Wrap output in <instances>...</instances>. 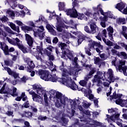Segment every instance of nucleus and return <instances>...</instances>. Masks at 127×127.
Listing matches in <instances>:
<instances>
[{"label":"nucleus","mask_w":127,"mask_h":127,"mask_svg":"<svg viewBox=\"0 0 127 127\" xmlns=\"http://www.w3.org/2000/svg\"><path fill=\"white\" fill-rule=\"evenodd\" d=\"M59 47L61 48L63 51L62 58L67 60V57L70 61H72V64L74 65V67L70 68V72H69L67 69L65 68L66 64H64V62H62V65L60 66V70L62 72V75L64 77H67V76H77V73L82 70V68L79 66L77 63L78 58L76 57L74 58V52L68 49V46L66 44L62 43L60 44Z\"/></svg>","instance_id":"obj_1"},{"label":"nucleus","mask_w":127,"mask_h":127,"mask_svg":"<svg viewBox=\"0 0 127 127\" xmlns=\"http://www.w3.org/2000/svg\"><path fill=\"white\" fill-rule=\"evenodd\" d=\"M37 75L40 76L41 79L42 80H44L45 81H51V82H60V83H62L63 85H65L66 87L68 88H70L71 90H73V91H76V90H78V91H84L85 89L84 88H81L78 87L76 83L73 81H72V79H71V76L72 75H68L67 77L64 76L63 75V77H64V78H58L56 76V74H54L53 75L49 74V72L47 70H44L42 69H39L38 71H36Z\"/></svg>","instance_id":"obj_2"},{"label":"nucleus","mask_w":127,"mask_h":127,"mask_svg":"<svg viewBox=\"0 0 127 127\" xmlns=\"http://www.w3.org/2000/svg\"><path fill=\"white\" fill-rule=\"evenodd\" d=\"M50 95V99H53L54 101L55 102V107L60 109V108H64L65 106L68 105V102L69 99L65 95H63L62 93L56 91L53 89H52L49 92Z\"/></svg>","instance_id":"obj_3"},{"label":"nucleus","mask_w":127,"mask_h":127,"mask_svg":"<svg viewBox=\"0 0 127 127\" xmlns=\"http://www.w3.org/2000/svg\"><path fill=\"white\" fill-rule=\"evenodd\" d=\"M93 10H94V11H96V12H95L93 14L89 11H87L85 13V15L92 17V18H98V17H100V13H99V11H100L101 14L104 16V17L107 18V20L108 17H109L110 18H115V16H114V14H113L112 12L110 11L104 12V10H103V9L102 8V5L101 4L98 5L97 7H93Z\"/></svg>","instance_id":"obj_4"},{"label":"nucleus","mask_w":127,"mask_h":127,"mask_svg":"<svg viewBox=\"0 0 127 127\" xmlns=\"http://www.w3.org/2000/svg\"><path fill=\"white\" fill-rule=\"evenodd\" d=\"M37 44L39 46H37V51L35 53H33V54L37 60H40L41 62H43V61H42V58L41 57L43 53L46 52L47 51L48 52L47 50H49V51H51V52H52V50L54 49V48L51 46H50L49 47H47L46 49L43 50V48H42V45H43L42 41L37 43Z\"/></svg>","instance_id":"obj_5"},{"label":"nucleus","mask_w":127,"mask_h":127,"mask_svg":"<svg viewBox=\"0 0 127 127\" xmlns=\"http://www.w3.org/2000/svg\"><path fill=\"white\" fill-rule=\"evenodd\" d=\"M33 89L36 91V93L40 95V96H44V99L45 102V106L48 107L50 106L49 100H48V97L47 96V93H48L44 88L42 87L40 84H35L33 85Z\"/></svg>","instance_id":"obj_6"},{"label":"nucleus","mask_w":127,"mask_h":127,"mask_svg":"<svg viewBox=\"0 0 127 127\" xmlns=\"http://www.w3.org/2000/svg\"><path fill=\"white\" fill-rule=\"evenodd\" d=\"M114 59L112 61V66H115L116 67V69L119 71V72H123L125 76H127V66H125L126 65V61L124 60H120L119 62H117V59L116 58H114Z\"/></svg>","instance_id":"obj_7"},{"label":"nucleus","mask_w":127,"mask_h":127,"mask_svg":"<svg viewBox=\"0 0 127 127\" xmlns=\"http://www.w3.org/2000/svg\"><path fill=\"white\" fill-rule=\"evenodd\" d=\"M81 122H82V127H94L95 126H97L101 127H107L105 125L102 123H100L97 121H94L91 119H87V120H80Z\"/></svg>","instance_id":"obj_8"},{"label":"nucleus","mask_w":127,"mask_h":127,"mask_svg":"<svg viewBox=\"0 0 127 127\" xmlns=\"http://www.w3.org/2000/svg\"><path fill=\"white\" fill-rule=\"evenodd\" d=\"M107 81V77H106V71L103 73V71H98L96 74L94 75V79H92L93 83H97V86L102 85V81Z\"/></svg>","instance_id":"obj_9"},{"label":"nucleus","mask_w":127,"mask_h":127,"mask_svg":"<svg viewBox=\"0 0 127 127\" xmlns=\"http://www.w3.org/2000/svg\"><path fill=\"white\" fill-rule=\"evenodd\" d=\"M6 40H7L9 43L14 45V46H18V48L20 49L24 53H27L26 48L22 45V42L20 41V40L17 38H13L12 40L9 39L8 38H6Z\"/></svg>","instance_id":"obj_10"},{"label":"nucleus","mask_w":127,"mask_h":127,"mask_svg":"<svg viewBox=\"0 0 127 127\" xmlns=\"http://www.w3.org/2000/svg\"><path fill=\"white\" fill-rule=\"evenodd\" d=\"M108 113H111L112 116H110L109 115H106L107 118L106 120H107L108 123H111V122H116V120H119L120 117V114H118V111L112 108L111 109L108 110Z\"/></svg>","instance_id":"obj_11"},{"label":"nucleus","mask_w":127,"mask_h":127,"mask_svg":"<svg viewBox=\"0 0 127 127\" xmlns=\"http://www.w3.org/2000/svg\"><path fill=\"white\" fill-rule=\"evenodd\" d=\"M123 96V94H116V92L113 93V95L110 96L111 99H118L116 101V103L117 105H120L121 107H125L127 108V100H122L121 99V97Z\"/></svg>","instance_id":"obj_12"},{"label":"nucleus","mask_w":127,"mask_h":127,"mask_svg":"<svg viewBox=\"0 0 127 127\" xmlns=\"http://www.w3.org/2000/svg\"><path fill=\"white\" fill-rule=\"evenodd\" d=\"M78 3V2L77 1V0H74V2H72L73 8L66 9L64 10V11L67 15H69L70 17L74 18H76L78 16V12H77V10L75 9V6H77Z\"/></svg>","instance_id":"obj_13"},{"label":"nucleus","mask_w":127,"mask_h":127,"mask_svg":"<svg viewBox=\"0 0 127 127\" xmlns=\"http://www.w3.org/2000/svg\"><path fill=\"white\" fill-rule=\"evenodd\" d=\"M33 31L35 37H37V36H38L40 40H42L43 39L45 38V32L40 34L41 32H43L44 31V27H43V26L37 27L36 29L33 30Z\"/></svg>","instance_id":"obj_14"},{"label":"nucleus","mask_w":127,"mask_h":127,"mask_svg":"<svg viewBox=\"0 0 127 127\" xmlns=\"http://www.w3.org/2000/svg\"><path fill=\"white\" fill-rule=\"evenodd\" d=\"M70 32H71L72 34H70L69 33H67L66 32H64L63 34V38H65V36L66 38H68L69 36H70L71 38H73V39H75V38H76V36H77V37H78V38H79L80 37H82V36H85L83 35V34H82L81 32H74V31H71Z\"/></svg>","instance_id":"obj_15"},{"label":"nucleus","mask_w":127,"mask_h":127,"mask_svg":"<svg viewBox=\"0 0 127 127\" xmlns=\"http://www.w3.org/2000/svg\"><path fill=\"white\" fill-rule=\"evenodd\" d=\"M105 76L107 78L109 79L111 82H115V81H118L119 80V77L117 76H115V74H114V70L111 68H109L107 71L105 72Z\"/></svg>","instance_id":"obj_16"},{"label":"nucleus","mask_w":127,"mask_h":127,"mask_svg":"<svg viewBox=\"0 0 127 127\" xmlns=\"http://www.w3.org/2000/svg\"><path fill=\"white\" fill-rule=\"evenodd\" d=\"M83 67H86V69H90L91 70L89 71L88 75L84 77V81L88 82L89 79H91V77L89 76H92L96 72V68L92 67V64H83Z\"/></svg>","instance_id":"obj_17"},{"label":"nucleus","mask_w":127,"mask_h":127,"mask_svg":"<svg viewBox=\"0 0 127 127\" xmlns=\"http://www.w3.org/2000/svg\"><path fill=\"white\" fill-rule=\"evenodd\" d=\"M30 95H32V99L35 102L39 103V104H43V98L40 95H38L33 91L29 92Z\"/></svg>","instance_id":"obj_18"},{"label":"nucleus","mask_w":127,"mask_h":127,"mask_svg":"<svg viewBox=\"0 0 127 127\" xmlns=\"http://www.w3.org/2000/svg\"><path fill=\"white\" fill-rule=\"evenodd\" d=\"M89 46L90 48H94L95 46L98 47L96 49V50L98 53H101V52H103V46H102L100 43L92 41L91 43L89 44Z\"/></svg>","instance_id":"obj_19"},{"label":"nucleus","mask_w":127,"mask_h":127,"mask_svg":"<svg viewBox=\"0 0 127 127\" xmlns=\"http://www.w3.org/2000/svg\"><path fill=\"white\" fill-rule=\"evenodd\" d=\"M47 12L50 13L49 19L51 20V19H53L54 18H56L58 23H61V22H63V20H61V18L59 17V16H57L55 12H51L49 11V10H47Z\"/></svg>","instance_id":"obj_20"},{"label":"nucleus","mask_w":127,"mask_h":127,"mask_svg":"<svg viewBox=\"0 0 127 127\" xmlns=\"http://www.w3.org/2000/svg\"><path fill=\"white\" fill-rule=\"evenodd\" d=\"M68 102H69L70 105L71 107V109H76V107H77V106L81 104V102H80V100H79V99H73V100L68 99Z\"/></svg>","instance_id":"obj_21"},{"label":"nucleus","mask_w":127,"mask_h":127,"mask_svg":"<svg viewBox=\"0 0 127 127\" xmlns=\"http://www.w3.org/2000/svg\"><path fill=\"white\" fill-rule=\"evenodd\" d=\"M25 40L27 41V44L30 46V47H32L33 45V42L34 41V39L30 36L28 34H25Z\"/></svg>","instance_id":"obj_22"},{"label":"nucleus","mask_w":127,"mask_h":127,"mask_svg":"<svg viewBox=\"0 0 127 127\" xmlns=\"http://www.w3.org/2000/svg\"><path fill=\"white\" fill-rule=\"evenodd\" d=\"M4 70H5V71H7L9 75L13 76L14 79H19V76L18 75V73H17L14 71H11L10 68H9V67H4Z\"/></svg>","instance_id":"obj_23"},{"label":"nucleus","mask_w":127,"mask_h":127,"mask_svg":"<svg viewBox=\"0 0 127 127\" xmlns=\"http://www.w3.org/2000/svg\"><path fill=\"white\" fill-rule=\"evenodd\" d=\"M0 48L3 50L4 52V54L5 55H9V52H8V46H6V45L4 42H0Z\"/></svg>","instance_id":"obj_24"},{"label":"nucleus","mask_w":127,"mask_h":127,"mask_svg":"<svg viewBox=\"0 0 127 127\" xmlns=\"http://www.w3.org/2000/svg\"><path fill=\"white\" fill-rule=\"evenodd\" d=\"M10 93V89L6 86V83H4L0 90V94H9Z\"/></svg>","instance_id":"obj_25"},{"label":"nucleus","mask_w":127,"mask_h":127,"mask_svg":"<svg viewBox=\"0 0 127 127\" xmlns=\"http://www.w3.org/2000/svg\"><path fill=\"white\" fill-rule=\"evenodd\" d=\"M90 33L92 34L96 33V32H99V27L97 26L96 24H91L90 25Z\"/></svg>","instance_id":"obj_26"},{"label":"nucleus","mask_w":127,"mask_h":127,"mask_svg":"<svg viewBox=\"0 0 127 127\" xmlns=\"http://www.w3.org/2000/svg\"><path fill=\"white\" fill-rule=\"evenodd\" d=\"M5 4H6V3L9 4L12 8H14L17 6L16 0H6L5 2Z\"/></svg>","instance_id":"obj_27"},{"label":"nucleus","mask_w":127,"mask_h":127,"mask_svg":"<svg viewBox=\"0 0 127 127\" xmlns=\"http://www.w3.org/2000/svg\"><path fill=\"white\" fill-rule=\"evenodd\" d=\"M61 122V123H64V124H65L66 125V124H67V123H68V120L65 119V118H62L60 119L58 117H55L53 119V120H52V123L54 122Z\"/></svg>","instance_id":"obj_28"},{"label":"nucleus","mask_w":127,"mask_h":127,"mask_svg":"<svg viewBox=\"0 0 127 127\" xmlns=\"http://www.w3.org/2000/svg\"><path fill=\"white\" fill-rule=\"evenodd\" d=\"M21 99H22V101H27V96L25 95V92H22L21 95V97H17L15 100V101L20 102V101H21Z\"/></svg>","instance_id":"obj_29"},{"label":"nucleus","mask_w":127,"mask_h":127,"mask_svg":"<svg viewBox=\"0 0 127 127\" xmlns=\"http://www.w3.org/2000/svg\"><path fill=\"white\" fill-rule=\"evenodd\" d=\"M85 97H86L90 100V101H93L94 100V95L92 94V90H89L88 91V93H84Z\"/></svg>","instance_id":"obj_30"},{"label":"nucleus","mask_w":127,"mask_h":127,"mask_svg":"<svg viewBox=\"0 0 127 127\" xmlns=\"http://www.w3.org/2000/svg\"><path fill=\"white\" fill-rule=\"evenodd\" d=\"M8 25H9L11 28L14 31H16V32H18V33L20 32V31L19 30V27L16 26V25H15V24L13 23L9 22Z\"/></svg>","instance_id":"obj_31"},{"label":"nucleus","mask_w":127,"mask_h":127,"mask_svg":"<svg viewBox=\"0 0 127 127\" xmlns=\"http://www.w3.org/2000/svg\"><path fill=\"white\" fill-rule=\"evenodd\" d=\"M85 38V36H82V37H80V38H78V39L77 40V43H76V44L75 43H73V46H74V47H77V46H79V45H80V44H81L82 42L84 41Z\"/></svg>","instance_id":"obj_32"},{"label":"nucleus","mask_w":127,"mask_h":127,"mask_svg":"<svg viewBox=\"0 0 127 127\" xmlns=\"http://www.w3.org/2000/svg\"><path fill=\"white\" fill-rule=\"evenodd\" d=\"M126 6V3L122 2L117 4L116 7L117 9H119L120 11H122V10L125 8Z\"/></svg>","instance_id":"obj_33"},{"label":"nucleus","mask_w":127,"mask_h":127,"mask_svg":"<svg viewBox=\"0 0 127 127\" xmlns=\"http://www.w3.org/2000/svg\"><path fill=\"white\" fill-rule=\"evenodd\" d=\"M99 18L101 21L100 23V24H101L102 27H103L104 28H105V27H106L105 21H108V19H107V17H100Z\"/></svg>","instance_id":"obj_34"},{"label":"nucleus","mask_w":127,"mask_h":127,"mask_svg":"<svg viewBox=\"0 0 127 127\" xmlns=\"http://www.w3.org/2000/svg\"><path fill=\"white\" fill-rule=\"evenodd\" d=\"M22 30L24 31V32H26V31H32V27H30L25 25H23V26L21 27Z\"/></svg>","instance_id":"obj_35"},{"label":"nucleus","mask_w":127,"mask_h":127,"mask_svg":"<svg viewBox=\"0 0 127 127\" xmlns=\"http://www.w3.org/2000/svg\"><path fill=\"white\" fill-rule=\"evenodd\" d=\"M94 64H96V65H100V67L101 66V64H102V60L99 57H95L94 58Z\"/></svg>","instance_id":"obj_36"},{"label":"nucleus","mask_w":127,"mask_h":127,"mask_svg":"<svg viewBox=\"0 0 127 127\" xmlns=\"http://www.w3.org/2000/svg\"><path fill=\"white\" fill-rule=\"evenodd\" d=\"M47 29L51 32L53 35H56V32L54 29L51 27V26L49 24H47L46 26Z\"/></svg>","instance_id":"obj_37"},{"label":"nucleus","mask_w":127,"mask_h":127,"mask_svg":"<svg viewBox=\"0 0 127 127\" xmlns=\"http://www.w3.org/2000/svg\"><path fill=\"white\" fill-rule=\"evenodd\" d=\"M92 48L94 49V48H90L89 44L87 47H86L85 48L86 54H87L88 56H91V55H92V53H91V49H92Z\"/></svg>","instance_id":"obj_38"},{"label":"nucleus","mask_w":127,"mask_h":127,"mask_svg":"<svg viewBox=\"0 0 127 127\" xmlns=\"http://www.w3.org/2000/svg\"><path fill=\"white\" fill-rule=\"evenodd\" d=\"M117 22L118 24H125L126 23V19L125 18H118L117 19Z\"/></svg>","instance_id":"obj_39"},{"label":"nucleus","mask_w":127,"mask_h":127,"mask_svg":"<svg viewBox=\"0 0 127 127\" xmlns=\"http://www.w3.org/2000/svg\"><path fill=\"white\" fill-rule=\"evenodd\" d=\"M44 54H47V56H48L49 58V60L52 61H53V60H54L55 59L54 56H53V55H52L51 53L47 51V52H45Z\"/></svg>","instance_id":"obj_40"},{"label":"nucleus","mask_w":127,"mask_h":127,"mask_svg":"<svg viewBox=\"0 0 127 127\" xmlns=\"http://www.w3.org/2000/svg\"><path fill=\"white\" fill-rule=\"evenodd\" d=\"M102 40L104 41V43L106 44V45H108V46H113V42H111V41L109 40H106L105 38H102Z\"/></svg>","instance_id":"obj_41"},{"label":"nucleus","mask_w":127,"mask_h":127,"mask_svg":"<svg viewBox=\"0 0 127 127\" xmlns=\"http://www.w3.org/2000/svg\"><path fill=\"white\" fill-rule=\"evenodd\" d=\"M22 117H27V118H31L32 117V113L30 112L24 111L22 114Z\"/></svg>","instance_id":"obj_42"},{"label":"nucleus","mask_w":127,"mask_h":127,"mask_svg":"<svg viewBox=\"0 0 127 127\" xmlns=\"http://www.w3.org/2000/svg\"><path fill=\"white\" fill-rule=\"evenodd\" d=\"M119 57L123 58V59H127V54L125 52H122L119 53Z\"/></svg>","instance_id":"obj_43"},{"label":"nucleus","mask_w":127,"mask_h":127,"mask_svg":"<svg viewBox=\"0 0 127 127\" xmlns=\"http://www.w3.org/2000/svg\"><path fill=\"white\" fill-rule=\"evenodd\" d=\"M3 28L5 31L8 32V33H10L11 34H14V32L11 30V29L8 27L3 26Z\"/></svg>","instance_id":"obj_44"},{"label":"nucleus","mask_w":127,"mask_h":127,"mask_svg":"<svg viewBox=\"0 0 127 127\" xmlns=\"http://www.w3.org/2000/svg\"><path fill=\"white\" fill-rule=\"evenodd\" d=\"M71 28V27H66L65 26L64 27H62L61 26H58V27H57V29L58 30V31H59L60 32H64V28Z\"/></svg>","instance_id":"obj_45"},{"label":"nucleus","mask_w":127,"mask_h":127,"mask_svg":"<svg viewBox=\"0 0 127 127\" xmlns=\"http://www.w3.org/2000/svg\"><path fill=\"white\" fill-rule=\"evenodd\" d=\"M59 8L60 10H64L65 9V3L61 2H59Z\"/></svg>","instance_id":"obj_46"},{"label":"nucleus","mask_w":127,"mask_h":127,"mask_svg":"<svg viewBox=\"0 0 127 127\" xmlns=\"http://www.w3.org/2000/svg\"><path fill=\"white\" fill-rule=\"evenodd\" d=\"M2 35V36H3L4 38V40H5V41H8V40H6V38H8L9 39V38L8 37H6V36H7V34L6 33H5V32H4V31H3L2 29H1L0 35Z\"/></svg>","instance_id":"obj_47"},{"label":"nucleus","mask_w":127,"mask_h":127,"mask_svg":"<svg viewBox=\"0 0 127 127\" xmlns=\"http://www.w3.org/2000/svg\"><path fill=\"white\" fill-rule=\"evenodd\" d=\"M40 21H44V22H47V20L45 19V18L43 16H40L39 19L36 21V22H40Z\"/></svg>","instance_id":"obj_48"},{"label":"nucleus","mask_w":127,"mask_h":127,"mask_svg":"<svg viewBox=\"0 0 127 127\" xmlns=\"http://www.w3.org/2000/svg\"><path fill=\"white\" fill-rule=\"evenodd\" d=\"M14 22L19 26H23L24 25V24H23V23H22V22L18 20H15Z\"/></svg>","instance_id":"obj_49"},{"label":"nucleus","mask_w":127,"mask_h":127,"mask_svg":"<svg viewBox=\"0 0 127 127\" xmlns=\"http://www.w3.org/2000/svg\"><path fill=\"white\" fill-rule=\"evenodd\" d=\"M6 13L9 15V16L14 17V12H13L12 10H8Z\"/></svg>","instance_id":"obj_50"},{"label":"nucleus","mask_w":127,"mask_h":127,"mask_svg":"<svg viewBox=\"0 0 127 127\" xmlns=\"http://www.w3.org/2000/svg\"><path fill=\"white\" fill-rule=\"evenodd\" d=\"M4 63L5 64V65H7L8 66H10L11 65H12V61H11V60H7L4 61Z\"/></svg>","instance_id":"obj_51"},{"label":"nucleus","mask_w":127,"mask_h":127,"mask_svg":"<svg viewBox=\"0 0 127 127\" xmlns=\"http://www.w3.org/2000/svg\"><path fill=\"white\" fill-rule=\"evenodd\" d=\"M16 88L13 87V92L11 94L13 97H17L18 96V94L16 92Z\"/></svg>","instance_id":"obj_52"},{"label":"nucleus","mask_w":127,"mask_h":127,"mask_svg":"<svg viewBox=\"0 0 127 127\" xmlns=\"http://www.w3.org/2000/svg\"><path fill=\"white\" fill-rule=\"evenodd\" d=\"M78 19H84L85 20H88L87 17H85V15L84 14H80L78 16Z\"/></svg>","instance_id":"obj_53"},{"label":"nucleus","mask_w":127,"mask_h":127,"mask_svg":"<svg viewBox=\"0 0 127 127\" xmlns=\"http://www.w3.org/2000/svg\"><path fill=\"white\" fill-rule=\"evenodd\" d=\"M107 30L108 33H114V28L111 26L107 28Z\"/></svg>","instance_id":"obj_54"},{"label":"nucleus","mask_w":127,"mask_h":127,"mask_svg":"<svg viewBox=\"0 0 127 127\" xmlns=\"http://www.w3.org/2000/svg\"><path fill=\"white\" fill-rule=\"evenodd\" d=\"M27 63L29 64V66L30 67V68H34L35 67V65L32 61H31L29 62H27Z\"/></svg>","instance_id":"obj_55"},{"label":"nucleus","mask_w":127,"mask_h":127,"mask_svg":"<svg viewBox=\"0 0 127 127\" xmlns=\"http://www.w3.org/2000/svg\"><path fill=\"white\" fill-rule=\"evenodd\" d=\"M79 84L80 85H81V86H82V87H85V86L87 85V81H85V80H81L79 82Z\"/></svg>","instance_id":"obj_56"},{"label":"nucleus","mask_w":127,"mask_h":127,"mask_svg":"<svg viewBox=\"0 0 127 127\" xmlns=\"http://www.w3.org/2000/svg\"><path fill=\"white\" fill-rule=\"evenodd\" d=\"M28 80V77H27L26 76H23L21 78V81L22 82V83H26V81Z\"/></svg>","instance_id":"obj_57"},{"label":"nucleus","mask_w":127,"mask_h":127,"mask_svg":"<svg viewBox=\"0 0 127 127\" xmlns=\"http://www.w3.org/2000/svg\"><path fill=\"white\" fill-rule=\"evenodd\" d=\"M113 122H116V124L118 125V126H119V127H121V126H122V123H121V122H122V120L120 119L119 117L118 120H116L115 121Z\"/></svg>","instance_id":"obj_58"},{"label":"nucleus","mask_w":127,"mask_h":127,"mask_svg":"<svg viewBox=\"0 0 127 127\" xmlns=\"http://www.w3.org/2000/svg\"><path fill=\"white\" fill-rule=\"evenodd\" d=\"M102 38H104V37H107V30L106 29H104L102 31V33L101 34Z\"/></svg>","instance_id":"obj_59"},{"label":"nucleus","mask_w":127,"mask_h":127,"mask_svg":"<svg viewBox=\"0 0 127 127\" xmlns=\"http://www.w3.org/2000/svg\"><path fill=\"white\" fill-rule=\"evenodd\" d=\"M90 106H91V103L87 102L86 101L84 102L83 107H85V108H89Z\"/></svg>","instance_id":"obj_60"},{"label":"nucleus","mask_w":127,"mask_h":127,"mask_svg":"<svg viewBox=\"0 0 127 127\" xmlns=\"http://www.w3.org/2000/svg\"><path fill=\"white\" fill-rule=\"evenodd\" d=\"M111 52L113 54V55H118L119 56V52H118V51L115 49H112L111 50Z\"/></svg>","instance_id":"obj_61"},{"label":"nucleus","mask_w":127,"mask_h":127,"mask_svg":"<svg viewBox=\"0 0 127 127\" xmlns=\"http://www.w3.org/2000/svg\"><path fill=\"white\" fill-rule=\"evenodd\" d=\"M43 39H45L46 42L48 43H51V39H50V37H47L46 36H45V38Z\"/></svg>","instance_id":"obj_62"},{"label":"nucleus","mask_w":127,"mask_h":127,"mask_svg":"<svg viewBox=\"0 0 127 127\" xmlns=\"http://www.w3.org/2000/svg\"><path fill=\"white\" fill-rule=\"evenodd\" d=\"M84 30L87 32V33H90V29L89 28V26H85L84 27Z\"/></svg>","instance_id":"obj_63"},{"label":"nucleus","mask_w":127,"mask_h":127,"mask_svg":"<svg viewBox=\"0 0 127 127\" xmlns=\"http://www.w3.org/2000/svg\"><path fill=\"white\" fill-rule=\"evenodd\" d=\"M0 19L2 21V22H5L6 21H7V17H5V16H4Z\"/></svg>","instance_id":"obj_64"}]
</instances>
